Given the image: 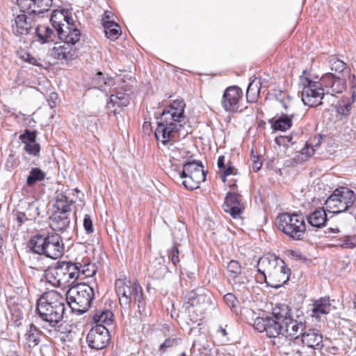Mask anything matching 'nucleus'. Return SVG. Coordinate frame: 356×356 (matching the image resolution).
<instances>
[{"instance_id": "f257e3e1", "label": "nucleus", "mask_w": 356, "mask_h": 356, "mask_svg": "<svg viewBox=\"0 0 356 356\" xmlns=\"http://www.w3.org/2000/svg\"><path fill=\"white\" fill-rule=\"evenodd\" d=\"M185 104L181 100L174 101L172 104L163 111L159 117L156 118L157 128L155 130V136L163 145H168L171 165L176 164L184 159L186 152L177 147L172 141L175 139L178 131L181 119L184 118Z\"/></svg>"}, {"instance_id": "f03ea898", "label": "nucleus", "mask_w": 356, "mask_h": 356, "mask_svg": "<svg viewBox=\"0 0 356 356\" xmlns=\"http://www.w3.org/2000/svg\"><path fill=\"white\" fill-rule=\"evenodd\" d=\"M35 311L42 321L55 327L63 318L64 299L58 292L46 293L38 300Z\"/></svg>"}, {"instance_id": "7ed1b4c3", "label": "nucleus", "mask_w": 356, "mask_h": 356, "mask_svg": "<svg viewBox=\"0 0 356 356\" xmlns=\"http://www.w3.org/2000/svg\"><path fill=\"white\" fill-rule=\"evenodd\" d=\"M170 173L175 178L183 179L184 186L191 191L199 188L206 179V172L200 161H186L181 166L172 163Z\"/></svg>"}, {"instance_id": "20e7f679", "label": "nucleus", "mask_w": 356, "mask_h": 356, "mask_svg": "<svg viewBox=\"0 0 356 356\" xmlns=\"http://www.w3.org/2000/svg\"><path fill=\"white\" fill-rule=\"evenodd\" d=\"M29 248L33 252L56 259L64 253V244L59 234L48 233L36 234L29 241Z\"/></svg>"}, {"instance_id": "39448f33", "label": "nucleus", "mask_w": 356, "mask_h": 356, "mask_svg": "<svg viewBox=\"0 0 356 356\" xmlns=\"http://www.w3.org/2000/svg\"><path fill=\"white\" fill-rule=\"evenodd\" d=\"M273 315L282 323L284 339L287 336L298 339L306 328V321L303 316L295 314L287 305H276L273 309Z\"/></svg>"}, {"instance_id": "423d86ee", "label": "nucleus", "mask_w": 356, "mask_h": 356, "mask_svg": "<svg viewBox=\"0 0 356 356\" xmlns=\"http://www.w3.org/2000/svg\"><path fill=\"white\" fill-rule=\"evenodd\" d=\"M325 205L330 213H348L356 220V195L348 188L335 189L326 200Z\"/></svg>"}, {"instance_id": "0eeeda50", "label": "nucleus", "mask_w": 356, "mask_h": 356, "mask_svg": "<svg viewBox=\"0 0 356 356\" xmlns=\"http://www.w3.org/2000/svg\"><path fill=\"white\" fill-rule=\"evenodd\" d=\"M77 266L74 262L58 261L44 272L47 281L54 286L67 288L79 277Z\"/></svg>"}, {"instance_id": "6e6552de", "label": "nucleus", "mask_w": 356, "mask_h": 356, "mask_svg": "<svg viewBox=\"0 0 356 356\" xmlns=\"http://www.w3.org/2000/svg\"><path fill=\"white\" fill-rule=\"evenodd\" d=\"M93 288L86 284H78L66 293L67 301L73 312L83 314L90 307L94 298Z\"/></svg>"}, {"instance_id": "1a4fd4ad", "label": "nucleus", "mask_w": 356, "mask_h": 356, "mask_svg": "<svg viewBox=\"0 0 356 356\" xmlns=\"http://www.w3.org/2000/svg\"><path fill=\"white\" fill-rule=\"evenodd\" d=\"M277 229L295 241L302 240L306 232L305 218L296 213H282L276 218Z\"/></svg>"}, {"instance_id": "9d476101", "label": "nucleus", "mask_w": 356, "mask_h": 356, "mask_svg": "<svg viewBox=\"0 0 356 356\" xmlns=\"http://www.w3.org/2000/svg\"><path fill=\"white\" fill-rule=\"evenodd\" d=\"M300 83L302 85V101L305 105L316 107L322 104V99L325 95V88L320 81H313L307 77L300 76Z\"/></svg>"}, {"instance_id": "9b49d317", "label": "nucleus", "mask_w": 356, "mask_h": 356, "mask_svg": "<svg viewBox=\"0 0 356 356\" xmlns=\"http://www.w3.org/2000/svg\"><path fill=\"white\" fill-rule=\"evenodd\" d=\"M253 327L259 332H265L266 336L269 338L277 339V341H273V345H276L277 348L280 346V340L284 339L282 323L276 316L273 315L266 317H257L253 323Z\"/></svg>"}, {"instance_id": "f8f14e48", "label": "nucleus", "mask_w": 356, "mask_h": 356, "mask_svg": "<svg viewBox=\"0 0 356 356\" xmlns=\"http://www.w3.org/2000/svg\"><path fill=\"white\" fill-rule=\"evenodd\" d=\"M211 304V299L207 295L191 291L184 296L183 307L189 314L198 316L203 314Z\"/></svg>"}, {"instance_id": "ddd939ff", "label": "nucleus", "mask_w": 356, "mask_h": 356, "mask_svg": "<svg viewBox=\"0 0 356 356\" xmlns=\"http://www.w3.org/2000/svg\"><path fill=\"white\" fill-rule=\"evenodd\" d=\"M111 341L108 330L102 325H96L88 332L86 341L91 349L102 350L106 348Z\"/></svg>"}, {"instance_id": "4468645a", "label": "nucleus", "mask_w": 356, "mask_h": 356, "mask_svg": "<svg viewBox=\"0 0 356 356\" xmlns=\"http://www.w3.org/2000/svg\"><path fill=\"white\" fill-rule=\"evenodd\" d=\"M21 13L13 15L11 21L12 31L17 35H28L35 26L34 13L21 11Z\"/></svg>"}, {"instance_id": "2eb2a0df", "label": "nucleus", "mask_w": 356, "mask_h": 356, "mask_svg": "<svg viewBox=\"0 0 356 356\" xmlns=\"http://www.w3.org/2000/svg\"><path fill=\"white\" fill-rule=\"evenodd\" d=\"M140 286L136 282H131L130 280L118 279L115 281V291L119 298L121 307H127L132 301L135 295V289Z\"/></svg>"}, {"instance_id": "dca6fc26", "label": "nucleus", "mask_w": 356, "mask_h": 356, "mask_svg": "<svg viewBox=\"0 0 356 356\" xmlns=\"http://www.w3.org/2000/svg\"><path fill=\"white\" fill-rule=\"evenodd\" d=\"M243 97L242 90L236 86L227 88L223 93L221 105L227 112H237L240 108V102Z\"/></svg>"}, {"instance_id": "f3484780", "label": "nucleus", "mask_w": 356, "mask_h": 356, "mask_svg": "<svg viewBox=\"0 0 356 356\" xmlns=\"http://www.w3.org/2000/svg\"><path fill=\"white\" fill-rule=\"evenodd\" d=\"M222 208L233 218H240L245 209L241 202V195L235 191L227 193Z\"/></svg>"}, {"instance_id": "a211bd4d", "label": "nucleus", "mask_w": 356, "mask_h": 356, "mask_svg": "<svg viewBox=\"0 0 356 356\" xmlns=\"http://www.w3.org/2000/svg\"><path fill=\"white\" fill-rule=\"evenodd\" d=\"M290 275L291 269L286 266L284 261H282V264H278L264 280L268 286L278 289L289 280Z\"/></svg>"}, {"instance_id": "6ab92c4d", "label": "nucleus", "mask_w": 356, "mask_h": 356, "mask_svg": "<svg viewBox=\"0 0 356 356\" xmlns=\"http://www.w3.org/2000/svg\"><path fill=\"white\" fill-rule=\"evenodd\" d=\"M53 0H17L21 11L34 15L47 12L52 6Z\"/></svg>"}, {"instance_id": "aec40b11", "label": "nucleus", "mask_w": 356, "mask_h": 356, "mask_svg": "<svg viewBox=\"0 0 356 356\" xmlns=\"http://www.w3.org/2000/svg\"><path fill=\"white\" fill-rule=\"evenodd\" d=\"M322 84L327 93H341L346 87V81L344 79L335 76L332 73H327L321 77Z\"/></svg>"}, {"instance_id": "412c9836", "label": "nucleus", "mask_w": 356, "mask_h": 356, "mask_svg": "<svg viewBox=\"0 0 356 356\" xmlns=\"http://www.w3.org/2000/svg\"><path fill=\"white\" fill-rule=\"evenodd\" d=\"M283 261L274 254H268L262 256L257 262V271L266 280V277Z\"/></svg>"}, {"instance_id": "4be33fe9", "label": "nucleus", "mask_w": 356, "mask_h": 356, "mask_svg": "<svg viewBox=\"0 0 356 356\" xmlns=\"http://www.w3.org/2000/svg\"><path fill=\"white\" fill-rule=\"evenodd\" d=\"M300 336L302 343L310 348L321 350L324 347L323 334L317 329L305 328Z\"/></svg>"}, {"instance_id": "5701e85b", "label": "nucleus", "mask_w": 356, "mask_h": 356, "mask_svg": "<svg viewBox=\"0 0 356 356\" xmlns=\"http://www.w3.org/2000/svg\"><path fill=\"white\" fill-rule=\"evenodd\" d=\"M57 35L65 44L74 45L80 40L81 31L76 28L72 19V22H67Z\"/></svg>"}, {"instance_id": "b1692460", "label": "nucleus", "mask_w": 356, "mask_h": 356, "mask_svg": "<svg viewBox=\"0 0 356 356\" xmlns=\"http://www.w3.org/2000/svg\"><path fill=\"white\" fill-rule=\"evenodd\" d=\"M129 95L124 92L118 91L115 94L111 95L109 101L107 103V107L110 113L116 115L119 113L117 111V107H125L129 104Z\"/></svg>"}, {"instance_id": "393cba45", "label": "nucleus", "mask_w": 356, "mask_h": 356, "mask_svg": "<svg viewBox=\"0 0 356 356\" xmlns=\"http://www.w3.org/2000/svg\"><path fill=\"white\" fill-rule=\"evenodd\" d=\"M51 23L58 33L67 22H72V17L67 10H54L50 18Z\"/></svg>"}, {"instance_id": "a878e982", "label": "nucleus", "mask_w": 356, "mask_h": 356, "mask_svg": "<svg viewBox=\"0 0 356 356\" xmlns=\"http://www.w3.org/2000/svg\"><path fill=\"white\" fill-rule=\"evenodd\" d=\"M294 113L289 115L282 114L278 118H273L269 120V123L275 131H286L292 127V119Z\"/></svg>"}, {"instance_id": "bb28decb", "label": "nucleus", "mask_w": 356, "mask_h": 356, "mask_svg": "<svg viewBox=\"0 0 356 356\" xmlns=\"http://www.w3.org/2000/svg\"><path fill=\"white\" fill-rule=\"evenodd\" d=\"M42 334V332L39 330L34 324H30L28 329L26 330V333L24 334V339L28 348H33L38 346L40 342Z\"/></svg>"}, {"instance_id": "cd10ccee", "label": "nucleus", "mask_w": 356, "mask_h": 356, "mask_svg": "<svg viewBox=\"0 0 356 356\" xmlns=\"http://www.w3.org/2000/svg\"><path fill=\"white\" fill-rule=\"evenodd\" d=\"M309 225L312 227L320 229L325 226L327 220V214L323 208H318L314 210L307 217Z\"/></svg>"}, {"instance_id": "c85d7f7f", "label": "nucleus", "mask_w": 356, "mask_h": 356, "mask_svg": "<svg viewBox=\"0 0 356 356\" xmlns=\"http://www.w3.org/2000/svg\"><path fill=\"white\" fill-rule=\"evenodd\" d=\"M70 219L68 215L54 212L50 217V227L56 231L65 230L70 225Z\"/></svg>"}, {"instance_id": "c756f323", "label": "nucleus", "mask_w": 356, "mask_h": 356, "mask_svg": "<svg viewBox=\"0 0 356 356\" xmlns=\"http://www.w3.org/2000/svg\"><path fill=\"white\" fill-rule=\"evenodd\" d=\"M330 298L327 297L321 298L313 304L312 317L320 318L321 314H327L331 310Z\"/></svg>"}, {"instance_id": "7c9ffc66", "label": "nucleus", "mask_w": 356, "mask_h": 356, "mask_svg": "<svg viewBox=\"0 0 356 356\" xmlns=\"http://www.w3.org/2000/svg\"><path fill=\"white\" fill-rule=\"evenodd\" d=\"M35 33L38 38V40L42 44L54 42L56 38L54 30L49 26H36L35 29Z\"/></svg>"}, {"instance_id": "2f4dec72", "label": "nucleus", "mask_w": 356, "mask_h": 356, "mask_svg": "<svg viewBox=\"0 0 356 356\" xmlns=\"http://www.w3.org/2000/svg\"><path fill=\"white\" fill-rule=\"evenodd\" d=\"M92 320L96 325H102L105 327L112 323L113 314L111 310H97L92 316Z\"/></svg>"}, {"instance_id": "473e14b6", "label": "nucleus", "mask_w": 356, "mask_h": 356, "mask_svg": "<svg viewBox=\"0 0 356 356\" xmlns=\"http://www.w3.org/2000/svg\"><path fill=\"white\" fill-rule=\"evenodd\" d=\"M92 84L94 85V88L106 92L107 88L114 84V80L111 77H105V76L99 72L93 77Z\"/></svg>"}, {"instance_id": "72a5a7b5", "label": "nucleus", "mask_w": 356, "mask_h": 356, "mask_svg": "<svg viewBox=\"0 0 356 356\" xmlns=\"http://www.w3.org/2000/svg\"><path fill=\"white\" fill-rule=\"evenodd\" d=\"M165 258L160 257L156 258L150 265L149 270L152 272L153 276L155 278L159 279L163 277L166 272L167 268L165 265Z\"/></svg>"}, {"instance_id": "f704fd0d", "label": "nucleus", "mask_w": 356, "mask_h": 356, "mask_svg": "<svg viewBox=\"0 0 356 356\" xmlns=\"http://www.w3.org/2000/svg\"><path fill=\"white\" fill-rule=\"evenodd\" d=\"M74 265L77 266L79 271V277L83 275L85 277H90L95 275L97 272V267L95 264L88 262V261L83 263L76 261L74 262Z\"/></svg>"}, {"instance_id": "c9c22d12", "label": "nucleus", "mask_w": 356, "mask_h": 356, "mask_svg": "<svg viewBox=\"0 0 356 356\" xmlns=\"http://www.w3.org/2000/svg\"><path fill=\"white\" fill-rule=\"evenodd\" d=\"M104 27L106 36L112 40L117 39L120 35V28L115 22H106Z\"/></svg>"}, {"instance_id": "e433bc0d", "label": "nucleus", "mask_w": 356, "mask_h": 356, "mask_svg": "<svg viewBox=\"0 0 356 356\" xmlns=\"http://www.w3.org/2000/svg\"><path fill=\"white\" fill-rule=\"evenodd\" d=\"M232 284L234 290L241 291L247 288L249 282L248 278L244 273L236 275V277L228 280Z\"/></svg>"}, {"instance_id": "4c0bfd02", "label": "nucleus", "mask_w": 356, "mask_h": 356, "mask_svg": "<svg viewBox=\"0 0 356 356\" xmlns=\"http://www.w3.org/2000/svg\"><path fill=\"white\" fill-rule=\"evenodd\" d=\"M45 174L38 168H32L26 179V184L29 186H33L35 182L40 181L44 179Z\"/></svg>"}, {"instance_id": "58836bf2", "label": "nucleus", "mask_w": 356, "mask_h": 356, "mask_svg": "<svg viewBox=\"0 0 356 356\" xmlns=\"http://www.w3.org/2000/svg\"><path fill=\"white\" fill-rule=\"evenodd\" d=\"M138 305V312L142 314L145 310V300L143 298V289L141 286H136L135 289V295L132 298Z\"/></svg>"}, {"instance_id": "ea45409f", "label": "nucleus", "mask_w": 356, "mask_h": 356, "mask_svg": "<svg viewBox=\"0 0 356 356\" xmlns=\"http://www.w3.org/2000/svg\"><path fill=\"white\" fill-rule=\"evenodd\" d=\"M174 238V245H178L181 242L186 240L188 237L187 229L184 225H180L175 227L172 232Z\"/></svg>"}, {"instance_id": "a19ab883", "label": "nucleus", "mask_w": 356, "mask_h": 356, "mask_svg": "<svg viewBox=\"0 0 356 356\" xmlns=\"http://www.w3.org/2000/svg\"><path fill=\"white\" fill-rule=\"evenodd\" d=\"M227 270L228 272V280L236 277V275L243 273L241 264L236 260H231L227 264Z\"/></svg>"}, {"instance_id": "79ce46f5", "label": "nucleus", "mask_w": 356, "mask_h": 356, "mask_svg": "<svg viewBox=\"0 0 356 356\" xmlns=\"http://www.w3.org/2000/svg\"><path fill=\"white\" fill-rule=\"evenodd\" d=\"M275 99L281 104L282 107L287 111L292 106L291 98L289 95L284 91H279L275 95Z\"/></svg>"}, {"instance_id": "37998d69", "label": "nucleus", "mask_w": 356, "mask_h": 356, "mask_svg": "<svg viewBox=\"0 0 356 356\" xmlns=\"http://www.w3.org/2000/svg\"><path fill=\"white\" fill-rule=\"evenodd\" d=\"M352 103L348 99H341L336 106L337 112L341 115H348L352 109Z\"/></svg>"}, {"instance_id": "c03bdc74", "label": "nucleus", "mask_w": 356, "mask_h": 356, "mask_svg": "<svg viewBox=\"0 0 356 356\" xmlns=\"http://www.w3.org/2000/svg\"><path fill=\"white\" fill-rule=\"evenodd\" d=\"M24 213L30 220H35L40 215V208L38 202L29 203Z\"/></svg>"}, {"instance_id": "a18cd8bd", "label": "nucleus", "mask_w": 356, "mask_h": 356, "mask_svg": "<svg viewBox=\"0 0 356 356\" xmlns=\"http://www.w3.org/2000/svg\"><path fill=\"white\" fill-rule=\"evenodd\" d=\"M54 57L58 59L71 60L74 56L71 54L70 51H67L65 46H59L54 47Z\"/></svg>"}, {"instance_id": "49530a36", "label": "nucleus", "mask_w": 356, "mask_h": 356, "mask_svg": "<svg viewBox=\"0 0 356 356\" xmlns=\"http://www.w3.org/2000/svg\"><path fill=\"white\" fill-rule=\"evenodd\" d=\"M259 93V88H258L257 86L254 84V83H251L249 84L247 92L246 97L247 100L249 102H254L257 100V97Z\"/></svg>"}, {"instance_id": "de8ad7c7", "label": "nucleus", "mask_w": 356, "mask_h": 356, "mask_svg": "<svg viewBox=\"0 0 356 356\" xmlns=\"http://www.w3.org/2000/svg\"><path fill=\"white\" fill-rule=\"evenodd\" d=\"M36 131H29V129H26L23 134L19 136V139L22 142L25 144L27 143H33L36 140Z\"/></svg>"}, {"instance_id": "09e8293b", "label": "nucleus", "mask_w": 356, "mask_h": 356, "mask_svg": "<svg viewBox=\"0 0 356 356\" xmlns=\"http://www.w3.org/2000/svg\"><path fill=\"white\" fill-rule=\"evenodd\" d=\"M330 63L331 65V70L332 71H335L336 72L341 73L346 68L347 65L343 61L337 58H332L330 60Z\"/></svg>"}, {"instance_id": "8fccbe9b", "label": "nucleus", "mask_w": 356, "mask_h": 356, "mask_svg": "<svg viewBox=\"0 0 356 356\" xmlns=\"http://www.w3.org/2000/svg\"><path fill=\"white\" fill-rule=\"evenodd\" d=\"M181 339L180 338H168L166 339L159 346V350L165 352L167 348L177 346Z\"/></svg>"}, {"instance_id": "3c124183", "label": "nucleus", "mask_w": 356, "mask_h": 356, "mask_svg": "<svg viewBox=\"0 0 356 356\" xmlns=\"http://www.w3.org/2000/svg\"><path fill=\"white\" fill-rule=\"evenodd\" d=\"M73 201L70 200V202L60 204H54V207L56 208L54 212L56 213H62V215H68L71 212V206L72 204Z\"/></svg>"}, {"instance_id": "603ef678", "label": "nucleus", "mask_w": 356, "mask_h": 356, "mask_svg": "<svg viewBox=\"0 0 356 356\" xmlns=\"http://www.w3.org/2000/svg\"><path fill=\"white\" fill-rule=\"evenodd\" d=\"M225 303L232 309L236 307L238 304V300L235 295L232 293H227L223 297Z\"/></svg>"}, {"instance_id": "864d4df0", "label": "nucleus", "mask_w": 356, "mask_h": 356, "mask_svg": "<svg viewBox=\"0 0 356 356\" xmlns=\"http://www.w3.org/2000/svg\"><path fill=\"white\" fill-rule=\"evenodd\" d=\"M179 253L178 245H173L172 248L168 250V257L175 266H177V264L179 262Z\"/></svg>"}, {"instance_id": "5fc2aeb1", "label": "nucleus", "mask_w": 356, "mask_h": 356, "mask_svg": "<svg viewBox=\"0 0 356 356\" xmlns=\"http://www.w3.org/2000/svg\"><path fill=\"white\" fill-rule=\"evenodd\" d=\"M206 348L197 341H194L191 349L192 356H204Z\"/></svg>"}, {"instance_id": "6e6d98bb", "label": "nucleus", "mask_w": 356, "mask_h": 356, "mask_svg": "<svg viewBox=\"0 0 356 356\" xmlns=\"http://www.w3.org/2000/svg\"><path fill=\"white\" fill-rule=\"evenodd\" d=\"M24 149L28 154L35 156L40 153V145L35 142L33 143H29L24 146Z\"/></svg>"}, {"instance_id": "4d7b16f0", "label": "nucleus", "mask_w": 356, "mask_h": 356, "mask_svg": "<svg viewBox=\"0 0 356 356\" xmlns=\"http://www.w3.org/2000/svg\"><path fill=\"white\" fill-rule=\"evenodd\" d=\"M315 153V149L311 144L307 143L305 146L301 149L300 154L302 156H305V159L307 160L312 157Z\"/></svg>"}, {"instance_id": "13d9d810", "label": "nucleus", "mask_w": 356, "mask_h": 356, "mask_svg": "<svg viewBox=\"0 0 356 356\" xmlns=\"http://www.w3.org/2000/svg\"><path fill=\"white\" fill-rule=\"evenodd\" d=\"M83 225L88 234H92L94 232L93 224L90 215L86 214L84 216Z\"/></svg>"}, {"instance_id": "bf43d9fd", "label": "nucleus", "mask_w": 356, "mask_h": 356, "mask_svg": "<svg viewBox=\"0 0 356 356\" xmlns=\"http://www.w3.org/2000/svg\"><path fill=\"white\" fill-rule=\"evenodd\" d=\"M15 220L17 221L18 226H21L26 221L30 220L26 216L24 212L16 211L14 213Z\"/></svg>"}, {"instance_id": "052dcab7", "label": "nucleus", "mask_w": 356, "mask_h": 356, "mask_svg": "<svg viewBox=\"0 0 356 356\" xmlns=\"http://www.w3.org/2000/svg\"><path fill=\"white\" fill-rule=\"evenodd\" d=\"M234 166H229L227 168H224L223 169V171L221 172L220 175V177L221 178L222 181L225 183L226 181V177L229 175H231L232 174H234Z\"/></svg>"}, {"instance_id": "680f3d73", "label": "nucleus", "mask_w": 356, "mask_h": 356, "mask_svg": "<svg viewBox=\"0 0 356 356\" xmlns=\"http://www.w3.org/2000/svg\"><path fill=\"white\" fill-rule=\"evenodd\" d=\"M338 245L343 248H353L355 246V244L351 241L350 236H346L343 242Z\"/></svg>"}, {"instance_id": "e2e57ef3", "label": "nucleus", "mask_w": 356, "mask_h": 356, "mask_svg": "<svg viewBox=\"0 0 356 356\" xmlns=\"http://www.w3.org/2000/svg\"><path fill=\"white\" fill-rule=\"evenodd\" d=\"M70 202L67 197L63 193H58L56 197V202L54 204H60Z\"/></svg>"}, {"instance_id": "0e129e2a", "label": "nucleus", "mask_w": 356, "mask_h": 356, "mask_svg": "<svg viewBox=\"0 0 356 356\" xmlns=\"http://www.w3.org/2000/svg\"><path fill=\"white\" fill-rule=\"evenodd\" d=\"M353 80L351 81V86H350V93H351V99L352 102H356V83H355V81L356 79L355 76H353Z\"/></svg>"}, {"instance_id": "69168bd1", "label": "nucleus", "mask_w": 356, "mask_h": 356, "mask_svg": "<svg viewBox=\"0 0 356 356\" xmlns=\"http://www.w3.org/2000/svg\"><path fill=\"white\" fill-rule=\"evenodd\" d=\"M322 137L321 136H316L312 140H310L309 144H311L312 146H314V148L316 149V148L318 147L321 144Z\"/></svg>"}, {"instance_id": "338daca9", "label": "nucleus", "mask_w": 356, "mask_h": 356, "mask_svg": "<svg viewBox=\"0 0 356 356\" xmlns=\"http://www.w3.org/2000/svg\"><path fill=\"white\" fill-rule=\"evenodd\" d=\"M112 16H113V13L111 12L108 11V10L104 12V14L102 19L103 26H104V24L106 22H113V20H110V19L111 18Z\"/></svg>"}, {"instance_id": "774afa93", "label": "nucleus", "mask_w": 356, "mask_h": 356, "mask_svg": "<svg viewBox=\"0 0 356 356\" xmlns=\"http://www.w3.org/2000/svg\"><path fill=\"white\" fill-rule=\"evenodd\" d=\"M217 165H218V168L220 170L225 168V156H220L218 157Z\"/></svg>"}]
</instances>
